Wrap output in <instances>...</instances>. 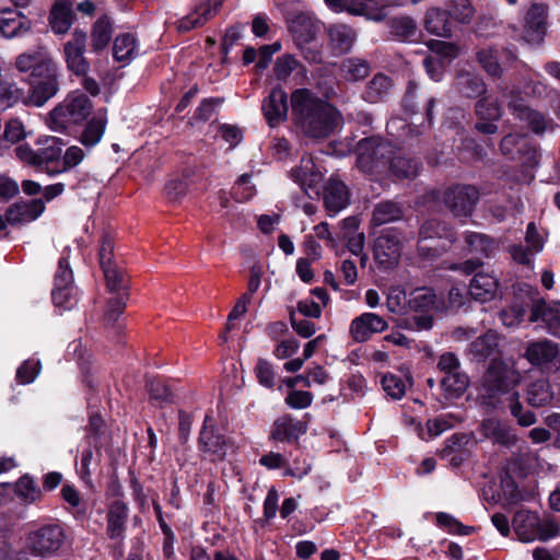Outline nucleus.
Instances as JSON below:
<instances>
[{"label":"nucleus","instance_id":"obj_1","mask_svg":"<svg viewBox=\"0 0 560 560\" xmlns=\"http://www.w3.org/2000/svg\"><path fill=\"white\" fill-rule=\"evenodd\" d=\"M14 67L27 74L31 104L40 107L59 91L60 69L46 48L37 47L18 55Z\"/></svg>","mask_w":560,"mask_h":560},{"label":"nucleus","instance_id":"obj_2","mask_svg":"<svg viewBox=\"0 0 560 560\" xmlns=\"http://www.w3.org/2000/svg\"><path fill=\"white\" fill-rule=\"evenodd\" d=\"M291 107L295 125L311 138L328 137L341 120L335 107L307 89H299L291 94Z\"/></svg>","mask_w":560,"mask_h":560},{"label":"nucleus","instance_id":"obj_3","mask_svg":"<svg viewBox=\"0 0 560 560\" xmlns=\"http://www.w3.org/2000/svg\"><path fill=\"white\" fill-rule=\"evenodd\" d=\"M520 382L521 374L513 365L503 361H492L482 378V402L493 408L509 402V395L517 393L515 387Z\"/></svg>","mask_w":560,"mask_h":560},{"label":"nucleus","instance_id":"obj_4","mask_svg":"<svg viewBox=\"0 0 560 560\" xmlns=\"http://www.w3.org/2000/svg\"><path fill=\"white\" fill-rule=\"evenodd\" d=\"M91 110L90 98L83 93L74 92L51 110L47 125L54 131H66L71 126L82 122Z\"/></svg>","mask_w":560,"mask_h":560},{"label":"nucleus","instance_id":"obj_5","mask_svg":"<svg viewBox=\"0 0 560 560\" xmlns=\"http://www.w3.org/2000/svg\"><path fill=\"white\" fill-rule=\"evenodd\" d=\"M513 528L523 542L546 541L559 535V525L549 517H539L529 511H518L513 518Z\"/></svg>","mask_w":560,"mask_h":560},{"label":"nucleus","instance_id":"obj_6","mask_svg":"<svg viewBox=\"0 0 560 560\" xmlns=\"http://www.w3.org/2000/svg\"><path fill=\"white\" fill-rule=\"evenodd\" d=\"M357 151V165L362 172L368 174H381L386 171L388 158L394 153L392 144L380 138L360 140Z\"/></svg>","mask_w":560,"mask_h":560},{"label":"nucleus","instance_id":"obj_7","mask_svg":"<svg viewBox=\"0 0 560 560\" xmlns=\"http://www.w3.org/2000/svg\"><path fill=\"white\" fill-rule=\"evenodd\" d=\"M38 149H32L27 143L15 148V154L20 161L32 166L42 167L60 158L65 145L60 138L46 136L37 140Z\"/></svg>","mask_w":560,"mask_h":560},{"label":"nucleus","instance_id":"obj_8","mask_svg":"<svg viewBox=\"0 0 560 560\" xmlns=\"http://www.w3.org/2000/svg\"><path fill=\"white\" fill-rule=\"evenodd\" d=\"M430 55L423 60L427 73L434 81H440L445 68L458 56V48L452 44L442 40H430Z\"/></svg>","mask_w":560,"mask_h":560},{"label":"nucleus","instance_id":"obj_9","mask_svg":"<svg viewBox=\"0 0 560 560\" xmlns=\"http://www.w3.org/2000/svg\"><path fill=\"white\" fill-rule=\"evenodd\" d=\"M63 539L65 534L60 526L47 525L30 535L28 547L35 556L50 557L61 548Z\"/></svg>","mask_w":560,"mask_h":560},{"label":"nucleus","instance_id":"obj_10","mask_svg":"<svg viewBox=\"0 0 560 560\" xmlns=\"http://www.w3.org/2000/svg\"><path fill=\"white\" fill-rule=\"evenodd\" d=\"M85 45V33L75 30L71 35V39L63 46V57L67 69L75 75L85 77L90 69V65L84 57Z\"/></svg>","mask_w":560,"mask_h":560},{"label":"nucleus","instance_id":"obj_11","mask_svg":"<svg viewBox=\"0 0 560 560\" xmlns=\"http://www.w3.org/2000/svg\"><path fill=\"white\" fill-rule=\"evenodd\" d=\"M231 447L229 441L217 432L212 419L207 416L199 436V450L214 462L222 460Z\"/></svg>","mask_w":560,"mask_h":560},{"label":"nucleus","instance_id":"obj_12","mask_svg":"<svg viewBox=\"0 0 560 560\" xmlns=\"http://www.w3.org/2000/svg\"><path fill=\"white\" fill-rule=\"evenodd\" d=\"M388 328V323L376 313L365 312L354 317L349 326V335L355 342H365L375 334Z\"/></svg>","mask_w":560,"mask_h":560},{"label":"nucleus","instance_id":"obj_13","mask_svg":"<svg viewBox=\"0 0 560 560\" xmlns=\"http://www.w3.org/2000/svg\"><path fill=\"white\" fill-rule=\"evenodd\" d=\"M501 151L512 160H520L526 168L537 164V151L523 135L505 136L501 141Z\"/></svg>","mask_w":560,"mask_h":560},{"label":"nucleus","instance_id":"obj_14","mask_svg":"<svg viewBox=\"0 0 560 560\" xmlns=\"http://www.w3.org/2000/svg\"><path fill=\"white\" fill-rule=\"evenodd\" d=\"M478 200V190L474 186H455L445 191L444 202L456 217L471 214Z\"/></svg>","mask_w":560,"mask_h":560},{"label":"nucleus","instance_id":"obj_15","mask_svg":"<svg viewBox=\"0 0 560 560\" xmlns=\"http://www.w3.org/2000/svg\"><path fill=\"white\" fill-rule=\"evenodd\" d=\"M505 96L509 98L508 105L512 114L526 122L534 132L540 133L547 129L548 120L542 114L529 108L517 90L512 89Z\"/></svg>","mask_w":560,"mask_h":560},{"label":"nucleus","instance_id":"obj_16","mask_svg":"<svg viewBox=\"0 0 560 560\" xmlns=\"http://www.w3.org/2000/svg\"><path fill=\"white\" fill-rule=\"evenodd\" d=\"M548 5L533 2L526 12L524 21L525 38L533 44L542 42L548 19Z\"/></svg>","mask_w":560,"mask_h":560},{"label":"nucleus","instance_id":"obj_17","mask_svg":"<svg viewBox=\"0 0 560 560\" xmlns=\"http://www.w3.org/2000/svg\"><path fill=\"white\" fill-rule=\"evenodd\" d=\"M224 0H196L192 11L178 22L179 31H190L203 25L222 5Z\"/></svg>","mask_w":560,"mask_h":560},{"label":"nucleus","instance_id":"obj_18","mask_svg":"<svg viewBox=\"0 0 560 560\" xmlns=\"http://www.w3.org/2000/svg\"><path fill=\"white\" fill-rule=\"evenodd\" d=\"M530 322L541 320L549 334L560 337V302L537 301L533 304Z\"/></svg>","mask_w":560,"mask_h":560},{"label":"nucleus","instance_id":"obj_19","mask_svg":"<svg viewBox=\"0 0 560 560\" xmlns=\"http://www.w3.org/2000/svg\"><path fill=\"white\" fill-rule=\"evenodd\" d=\"M262 113L269 126L282 122L288 115V97L281 88H273L262 103Z\"/></svg>","mask_w":560,"mask_h":560},{"label":"nucleus","instance_id":"obj_20","mask_svg":"<svg viewBox=\"0 0 560 560\" xmlns=\"http://www.w3.org/2000/svg\"><path fill=\"white\" fill-rule=\"evenodd\" d=\"M292 177L307 195L311 192L318 195L323 174L311 155L302 158L301 165L293 171Z\"/></svg>","mask_w":560,"mask_h":560},{"label":"nucleus","instance_id":"obj_21","mask_svg":"<svg viewBox=\"0 0 560 560\" xmlns=\"http://www.w3.org/2000/svg\"><path fill=\"white\" fill-rule=\"evenodd\" d=\"M499 285V279L494 273L479 271L470 280L469 294L476 301L488 302L497 296Z\"/></svg>","mask_w":560,"mask_h":560},{"label":"nucleus","instance_id":"obj_22","mask_svg":"<svg viewBox=\"0 0 560 560\" xmlns=\"http://www.w3.org/2000/svg\"><path fill=\"white\" fill-rule=\"evenodd\" d=\"M481 434L493 443L511 447L516 444L517 438L513 430L497 418H487L480 423Z\"/></svg>","mask_w":560,"mask_h":560},{"label":"nucleus","instance_id":"obj_23","mask_svg":"<svg viewBox=\"0 0 560 560\" xmlns=\"http://www.w3.org/2000/svg\"><path fill=\"white\" fill-rule=\"evenodd\" d=\"M558 355V345L547 339L529 342L525 351V358L528 362L540 368L549 366Z\"/></svg>","mask_w":560,"mask_h":560},{"label":"nucleus","instance_id":"obj_24","mask_svg":"<svg viewBox=\"0 0 560 560\" xmlns=\"http://www.w3.org/2000/svg\"><path fill=\"white\" fill-rule=\"evenodd\" d=\"M45 211L40 199L15 202L7 211V221L11 224L26 223L36 220Z\"/></svg>","mask_w":560,"mask_h":560},{"label":"nucleus","instance_id":"obj_25","mask_svg":"<svg viewBox=\"0 0 560 560\" xmlns=\"http://www.w3.org/2000/svg\"><path fill=\"white\" fill-rule=\"evenodd\" d=\"M290 31L296 42V45L302 46L311 44L318 31V22L308 13H300L290 23Z\"/></svg>","mask_w":560,"mask_h":560},{"label":"nucleus","instance_id":"obj_26","mask_svg":"<svg viewBox=\"0 0 560 560\" xmlns=\"http://www.w3.org/2000/svg\"><path fill=\"white\" fill-rule=\"evenodd\" d=\"M400 256V242L393 234L378 236L374 245V257L385 268L394 266Z\"/></svg>","mask_w":560,"mask_h":560},{"label":"nucleus","instance_id":"obj_27","mask_svg":"<svg viewBox=\"0 0 560 560\" xmlns=\"http://www.w3.org/2000/svg\"><path fill=\"white\" fill-rule=\"evenodd\" d=\"M511 51H499L493 48H483L477 52V60L482 69L491 77L500 78L508 61L515 60Z\"/></svg>","mask_w":560,"mask_h":560},{"label":"nucleus","instance_id":"obj_28","mask_svg":"<svg viewBox=\"0 0 560 560\" xmlns=\"http://www.w3.org/2000/svg\"><path fill=\"white\" fill-rule=\"evenodd\" d=\"M324 203L329 215H336L349 205V190L345 183L331 177L325 187Z\"/></svg>","mask_w":560,"mask_h":560},{"label":"nucleus","instance_id":"obj_29","mask_svg":"<svg viewBox=\"0 0 560 560\" xmlns=\"http://www.w3.org/2000/svg\"><path fill=\"white\" fill-rule=\"evenodd\" d=\"M31 28L32 22L23 13L10 9L0 12V32L4 37L22 36Z\"/></svg>","mask_w":560,"mask_h":560},{"label":"nucleus","instance_id":"obj_30","mask_svg":"<svg viewBox=\"0 0 560 560\" xmlns=\"http://www.w3.org/2000/svg\"><path fill=\"white\" fill-rule=\"evenodd\" d=\"M127 518L128 506L124 501L115 500L109 504L106 516V533L112 540H120L124 538Z\"/></svg>","mask_w":560,"mask_h":560},{"label":"nucleus","instance_id":"obj_31","mask_svg":"<svg viewBox=\"0 0 560 560\" xmlns=\"http://www.w3.org/2000/svg\"><path fill=\"white\" fill-rule=\"evenodd\" d=\"M73 21L72 3L69 0H56L49 15V23L56 34H66Z\"/></svg>","mask_w":560,"mask_h":560},{"label":"nucleus","instance_id":"obj_32","mask_svg":"<svg viewBox=\"0 0 560 560\" xmlns=\"http://www.w3.org/2000/svg\"><path fill=\"white\" fill-rule=\"evenodd\" d=\"M305 431L306 428L301 421L282 417L275 422L270 438L275 441L291 442L298 440Z\"/></svg>","mask_w":560,"mask_h":560},{"label":"nucleus","instance_id":"obj_33","mask_svg":"<svg viewBox=\"0 0 560 560\" xmlns=\"http://www.w3.org/2000/svg\"><path fill=\"white\" fill-rule=\"evenodd\" d=\"M329 46L336 54L348 52L355 38L354 30L345 24H334L328 27Z\"/></svg>","mask_w":560,"mask_h":560},{"label":"nucleus","instance_id":"obj_34","mask_svg":"<svg viewBox=\"0 0 560 560\" xmlns=\"http://www.w3.org/2000/svg\"><path fill=\"white\" fill-rule=\"evenodd\" d=\"M553 398V392L546 378H539L527 386L526 399L533 407H541L550 404Z\"/></svg>","mask_w":560,"mask_h":560},{"label":"nucleus","instance_id":"obj_35","mask_svg":"<svg viewBox=\"0 0 560 560\" xmlns=\"http://www.w3.org/2000/svg\"><path fill=\"white\" fill-rule=\"evenodd\" d=\"M458 92L466 97H476L486 92L483 80L470 71H460L456 78Z\"/></svg>","mask_w":560,"mask_h":560},{"label":"nucleus","instance_id":"obj_36","mask_svg":"<svg viewBox=\"0 0 560 560\" xmlns=\"http://www.w3.org/2000/svg\"><path fill=\"white\" fill-rule=\"evenodd\" d=\"M498 346V335L494 331L489 330L470 343L469 352L475 360L482 361L492 355L497 351Z\"/></svg>","mask_w":560,"mask_h":560},{"label":"nucleus","instance_id":"obj_37","mask_svg":"<svg viewBox=\"0 0 560 560\" xmlns=\"http://www.w3.org/2000/svg\"><path fill=\"white\" fill-rule=\"evenodd\" d=\"M424 27L428 32L436 36H450L451 23L445 11L440 9L428 10L424 18Z\"/></svg>","mask_w":560,"mask_h":560},{"label":"nucleus","instance_id":"obj_38","mask_svg":"<svg viewBox=\"0 0 560 560\" xmlns=\"http://www.w3.org/2000/svg\"><path fill=\"white\" fill-rule=\"evenodd\" d=\"M113 35V24L107 15L98 18L92 28L91 45L94 50H103L109 44Z\"/></svg>","mask_w":560,"mask_h":560},{"label":"nucleus","instance_id":"obj_39","mask_svg":"<svg viewBox=\"0 0 560 560\" xmlns=\"http://www.w3.org/2000/svg\"><path fill=\"white\" fill-rule=\"evenodd\" d=\"M273 71L276 78L280 81H285L293 72H295V77L302 79L306 75L305 68L292 55H283L277 58Z\"/></svg>","mask_w":560,"mask_h":560},{"label":"nucleus","instance_id":"obj_40","mask_svg":"<svg viewBox=\"0 0 560 560\" xmlns=\"http://www.w3.org/2000/svg\"><path fill=\"white\" fill-rule=\"evenodd\" d=\"M402 218L401 207L394 201H382L375 206L372 215L374 225H383Z\"/></svg>","mask_w":560,"mask_h":560},{"label":"nucleus","instance_id":"obj_41","mask_svg":"<svg viewBox=\"0 0 560 560\" xmlns=\"http://www.w3.org/2000/svg\"><path fill=\"white\" fill-rule=\"evenodd\" d=\"M392 86L393 84L388 77L376 74L366 86L364 100L370 103L383 101L389 94Z\"/></svg>","mask_w":560,"mask_h":560},{"label":"nucleus","instance_id":"obj_42","mask_svg":"<svg viewBox=\"0 0 560 560\" xmlns=\"http://www.w3.org/2000/svg\"><path fill=\"white\" fill-rule=\"evenodd\" d=\"M137 40L131 34H122L115 38L113 54L117 61H129L137 55Z\"/></svg>","mask_w":560,"mask_h":560},{"label":"nucleus","instance_id":"obj_43","mask_svg":"<svg viewBox=\"0 0 560 560\" xmlns=\"http://www.w3.org/2000/svg\"><path fill=\"white\" fill-rule=\"evenodd\" d=\"M106 118L103 115L93 117L81 135V143L86 148L96 145L105 131Z\"/></svg>","mask_w":560,"mask_h":560},{"label":"nucleus","instance_id":"obj_44","mask_svg":"<svg viewBox=\"0 0 560 560\" xmlns=\"http://www.w3.org/2000/svg\"><path fill=\"white\" fill-rule=\"evenodd\" d=\"M390 33L399 40H413L418 35V26L411 18L400 16L392 20Z\"/></svg>","mask_w":560,"mask_h":560},{"label":"nucleus","instance_id":"obj_45","mask_svg":"<svg viewBox=\"0 0 560 560\" xmlns=\"http://www.w3.org/2000/svg\"><path fill=\"white\" fill-rule=\"evenodd\" d=\"M468 385L469 378L462 371L444 375L441 380V386L450 398L460 396Z\"/></svg>","mask_w":560,"mask_h":560},{"label":"nucleus","instance_id":"obj_46","mask_svg":"<svg viewBox=\"0 0 560 560\" xmlns=\"http://www.w3.org/2000/svg\"><path fill=\"white\" fill-rule=\"evenodd\" d=\"M465 240L468 250L471 254L489 257L495 248L494 241L481 233L469 232L465 235Z\"/></svg>","mask_w":560,"mask_h":560},{"label":"nucleus","instance_id":"obj_47","mask_svg":"<svg viewBox=\"0 0 560 560\" xmlns=\"http://www.w3.org/2000/svg\"><path fill=\"white\" fill-rule=\"evenodd\" d=\"M398 178H412L418 174V165L411 159L405 156H389L388 166Z\"/></svg>","mask_w":560,"mask_h":560},{"label":"nucleus","instance_id":"obj_48","mask_svg":"<svg viewBox=\"0 0 560 560\" xmlns=\"http://www.w3.org/2000/svg\"><path fill=\"white\" fill-rule=\"evenodd\" d=\"M435 304V294L431 289L418 288L410 293L408 305L416 312H427Z\"/></svg>","mask_w":560,"mask_h":560},{"label":"nucleus","instance_id":"obj_49","mask_svg":"<svg viewBox=\"0 0 560 560\" xmlns=\"http://www.w3.org/2000/svg\"><path fill=\"white\" fill-rule=\"evenodd\" d=\"M326 5L334 12H348L352 15H364L368 10V2L364 0H324Z\"/></svg>","mask_w":560,"mask_h":560},{"label":"nucleus","instance_id":"obj_50","mask_svg":"<svg viewBox=\"0 0 560 560\" xmlns=\"http://www.w3.org/2000/svg\"><path fill=\"white\" fill-rule=\"evenodd\" d=\"M407 383L408 378L404 380L390 373L384 374L381 380L384 392L394 399H400L405 395Z\"/></svg>","mask_w":560,"mask_h":560},{"label":"nucleus","instance_id":"obj_51","mask_svg":"<svg viewBox=\"0 0 560 560\" xmlns=\"http://www.w3.org/2000/svg\"><path fill=\"white\" fill-rule=\"evenodd\" d=\"M509 407L513 417L517 419V422L522 427H529L536 422V416L533 411H524L522 404L520 402L518 393H512L509 395Z\"/></svg>","mask_w":560,"mask_h":560},{"label":"nucleus","instance_id":"obj_52","mask_svg":"<svg viewBox=\"0 0 560 560\" xmlns=\"http://www.w3.org/2000/svg\"><path fill=\"white\" fill-rule=\"evenodd\" d=\"M341 71L346 80L358 81L369 74L370 68L363 60L347 59L342 62Z\"/></svg>","mask_w":560,"mask_h":560},{"label":"nucleus","instance_id":"obj_53","mask_svg":"<svg viewBox=\"0 0 560 560\" xmlns=\"http://www.w3.org/2000/svg\"><path fill=\"white\" fill-rule=\"evenodd\" d=\"M103 272L106 280L107 289L110 292L116 293V295L127 294V284L125 277L117 266L106 267L103 269Z\"/></svg>","mask_w":560,"mask_h":560},{"label":"nucleus","instance_id":"obj_54","mask_svg":"<svg viewBox=\"0 0 560 560\" xmlns=\"http://www.w3.org/2000/svg\"><path fill=\"white\" fill-rule=\"evenodd\" d=\"M476 114L482 120H498L501 117V107L495 98L483 97L476 104Z\"/></svg>","mask_w":560,"mask_h":560},{"label":"nucleus","instance_id":"obj_55","mask_svg":"<svg viewBox=\"0 0 560 560\" xmlns=\"http://www.w3.org/2000/svg\"><path fill=\"white\" fill-rule=\"evenodd\" d=\"M52 302L57 307L65 310L71 308L77 303L78 291L75 287L61 289V287H54L51 291Z\"/></svg>","mask_w":560,"mask_h":560},{"label":"nucleus","instance_id":"obj_56","mask_svg":"<svg viewBox=\"0 0 560 560\" xmlns=\"http://www.w3.org/2000/svg\"><path fill=\"white\" fill-rule=\"evenodd\" d=\"M252 176L243 174L233 186V197L241 202L249 200L255 195V187L252 184Z\"/></svg>","mask_w":560,"mask_h":560},{"label":"nucleus","instance_id":"obj_57","mask_svg":"<svg viewBox=\"0 0 560 560\" xmlns=\"http://www.w3.org/2000/svg\"><path fill=\"white\" fill-rule=\"evenodd\" d=\"M20 89L14 83L0 82V110L13 106L20 98Z\"/></svg>","mask_w":560,"mask_h":560},{"label":"nucleus","instance_id":"obj_58","mask_svg":"<svg viewBox=\"0 0 560 560\" xmlns=\"http://www.w3.org/2000/svg\"><path fill=\"white\" fill-rule=\"evenodd\" d=\"M84 158H85V152L82 148H80L78 145L69 147L62 156L63 167L58 171L47 170V173L57 174V173L70 170V168L79 165L83 161Z\"/></svg>","mask_w":560,"mask_h":560},{"label":"nucleus","instance_id":"obj_59","mask_svg":"<svg viewBox=\"0 0 560 560\" xmlns=\"http://www.w3.org/2000/svg\"><path fill=\"white\" fill-rule=\"evenodd\" d=\"M127 294H119L107 302L105 311V320L107 324H114L122 314L126 307Z\"/></svg>","mask_w":560,"mask_h":560},{"label":"nucleus","instance_id":"obj_60","mask_svg":"<svg viewBox=\"0 0 560 560\" xmlns=\"http://www.w3.org/2000/svg\"><path fill=\"white\" fill-rule=\"evenodd\" d=\"M255 374L260 385L267 388L273 387L275 372L269 361L259 359L255 366Z\"/></svg>","mask_w":560,"mask_h":560},{"label":"nucleus","instance_id":"obj_61","mask_svg":"<svg viewBox=\"0 0 560 560\" xmlns=\"http://www.w3.org/2000/svg\"><path fill=\"white\" fill-rule=\"evenodd\" d=\"M525 315V308L520 304H514L500 312L499 317L506 327H514L522 323Z\"/></svg>","mask_w":560,"mask_h":560},{"label":"nucleus","instance_id":"obj_62","mask_svg":"<svg viewBox=\"0 0 560 560\" xmlns=\"http://www.w3.org/2000/svg\"><path fill=\"white\" fill-rule=\"evenodd\" d=\"M54 287H61V289H67L73 285V273L69 266L67 258H60L58 262V269L55 276Z\"/></svg>","mask_w":560,"mask_h":560},{"label":"nucleus","instance_id":"obj_63","mask_svg":"<svg viewBox=\"0 0 560 560\" xmlns=\"http://www.w3.org/2000/svg\"><path fill=\"white\" fill-rule=\"evenodd\" d=\"M148 386L151 399L158 405L171 401L172 394L163 381L152 380L149 382Z\"/></svg>","mask_w":560,"mask_h":560},{"label":"nucleus","instance_id":"obj_64","mask_svg":"<svg viewBox=\"0 0 560 560\" xmlns=\"http://www.w3.org/2000/svg\"><path fill=\"white\" fill-rule=\"evenodd\" d=\"M452 15L463 22H469L474 15V8L470 0H452Z\"/></svg>","mask_w":560,"mask_h":560}]
</instances>
